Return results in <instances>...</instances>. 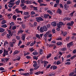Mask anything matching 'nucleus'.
Returning a JSON list of instances; mask_svg holds the SVG:
<instances>
[{
	"label": "nucleus",
	"mask_w": 76,
	"mask_h": 76,
	"mask_svg": "<svg viewBox=\"0 0 76 76\" xmlns=\"http://www.w3.org/2000/svg\"><path fill=\"white\" fill-rule=\"evenodd\" d=\"M36 19V21L39 23L41 22L40 21H44V19L41 17H37Z\"/></svg>",
	"instance_id": "1"
},
{
	"label": "nucleus",
	"mask_w": 76,
	"mask_h": 76,
	"mask_svg": "<svg viewBox=\"0 0 76 76\" xmlns=\"http://www.w3.org/2000/svg\"><path fill=\"white\" fill-rule=\"evenodd\" d=\"M25 3L26 4H32V1L28 0L25 1Z\"/></svg>",
	"instance_id": "2"
},
{
	"label": "nucleus",
	"mask_w": 76,
	"mask_h": 76,
	"mask_svg": "<svg viewBox=\"0 0 76 76\" xmlns=\"http://www.w3.org/2000/svg\"><path fill=\"white\" fill-rule=\"evenodd\" d=\"M13 33L7 34V38L10 39L11 38V37H12Z\"/></svg>",
	"instance_id": "3"
},
{
	"label": "nucleus",
	"mask_w": 76,
	"mask_h": 76,
	"mask_svg": "<svg viewBox=\"0 0 76 76\" xmlns=\"http://www.w3.org/2000/svg\"><path fill=\"white\" fill-rule=\"evenodd\" d=\"M73 45L72 42H71L69 43L67 45V47L68 48H70V47L72 46Z\"/></svg>",
	"instance_id": "4"
},
{
	"label": "nucleus",
	"mask_w": 76,
	"mask_h": 76,
	"mask_svg": "<svg viewBox=\"0 0 76 76\" xmlns=\"http://www.w3.org/2000/svg\"><path fill=\"white\" fill-rule=\"evenodd\" d=\"M15 11L17 13H21V14H22L23 13V11H21L19 10L18 9H16L15 10Z\"/></svg>",
	"instance_id": "5"
},
{
	"label": "nucleus",
	"mask_w": 76,
	"mask_h": 76,
	"mask_svg": "<svg viewBox=\"0 0 76 76\" xmlns=\"http://www.w3.org/2000/svg\"><path fill=\"white\" fill-rule=\"evenodd\" d=\"M20 75H21L24 76H29V74L28 73H21Z\"/></svg>",
	"instance_id": "6"
},
{
	"label": "nucleus",
	"mask_w": 76,
	"mask_h": 76,
	"mask_svg": "<svg viewBox=\"0 0 76 76\" xmlns=\"http://www.w3.org/2000/svg\"><path fill=\"white\" fill-rule=\"evenodd\" d=\"M13 15V14H9L7 15V17H8V18L9 19H11L12 18V17L11 16H12Z\"/></svg>",
	"instance_id": "7"
},
{
	"label": "nucleus",
	"mask_w": 76,
	"mask_h": 76,
	"mask_svg": "<svg viewBox=\"0 0 76 76\" xmlns=\"http://www.w3.org/2000/svg\"><path fill=\"white\" fill-rule=\"evenodd\" d=\"M51 25H52L53 27H55L56 26V22H52L51 23Z\"/></svg>",
	"instance_id": "8"
},
{
	"label": "nucleus",
	"mask_w": 76,
	"mask_h": 76,
	"mask_svg": "<svg viewBox=\"0 0 76 76\" xmlns=\"http://www.w3.org/2000/svg\"><path fill=\"white\" fill-rule=\"evenodd\" d=\"M61 31V34L63 35V36L64 37L66 36V35L67 34V33L66 32H64L63 31Z\"/></svg>",
	"instance_id": "9"
},
{
	"label": "nucleus",
	"mask_w": 76,
	"mask_h": 76,
	"mask_svg": "<svg viewBox=\"0 0 76 76\" xmlns=\"http://www.w3.org/2000/svg\"><path fill=\"white\" fill-rule=\"evenodd\" d=\"M20 53L19 51L18 50H15V51L13 53V55H15L16 54H18V53Z\"/></svg>",
	"instance_id": "10"
},
{
	"label": "nucleus",
	"mask_w": 76,
	"mask_h": 76,
	"mask_svg": "<svg viewBox=\"0 0 76 76\" xmlns=\"http://www.w3.org/2000/svg\"><path fill=\"white\" fill-rule=\"evenodd\" d=\"M43 28L45 31H47L48 30V28L46 26H43Z\"/></svg>",
	"instance_id": "11"
},
{
	"label": "nucleus",
	"mask_w": 76,
	"mask_h": 76,
	"mask_svg": "<svg viewBox=\"0 0 76 76\" xmlns=\"http://www.w3.org/2000/svg\"><path fill=\"white\" fill-rule=\"evenodd\" d=\"M44 30L43 29V27H41L40 28V31L42 33H43L44 32Z\"/></svg>",
	"instance_id": "12"
},
{
	"label": "nucleus",
	"mask_w": 76,
	"mask_h": 76,
	"mask_svg": "<svg viewBox=\"0 0 76 76\" xmlns=\"http://www.w3.org/2000/svg\"><path fill=\"white\" fill-rule=\"evenodd\" d=\"M56 44L58 46H61L62 45V42H58L56 43Z\"/></svg>",
	"instance_id": "13"
},
{
	"label": "nucleus",
	"mask_w": 76,
	"mask_h": 76,
	"mask_svg": "<svg viewBox=\"0 0 76 76\" xmlns=\"http://www.w3.org/2000/svg\"><path fill=\"white\" fill-rule=\"evenodd\" d=\"M57 13H58L59 14H61L62 12V11L60 9H59L57 11Z\"/></svg>",
	"instance_id": "14"
},
{
	"label": "nucleus",
	"mask_w": 76,
	"mask_h": 76,
	"mask_svg": "<svg viewBox=\"0 0 76 76\" xmlns=\"http://www.w3.org/2000/svg\"><path fill=\"white\" fill-rule=\"evenodd\" d=\"M24 14L25 15H30V13L29 12H24Z\"/></svg>",
	"instance_id": "15"
},
{
	"label": "nucleus",
	"mask_w": 76,
	"mask_h": 76,
	"mask_svg": "<svg viewBox=\"0 0 76 76\" xmlns=\"http://www.w3.org/2000/svg\"><path fill=\"white\" fill-rule=\"evenodd\" d=\"M5 31V29L3 28H0V32L3 33L4 31Z\"/></svg>",
	"instance_id": "16"
},
{
	"label": "nucleus",
	"mask_w": 76,
	"mask_h": 76,
	"mask_svg": "<svg viewBox=\"0 0 76 76\" xmlns=\"http://www.w3.org/2000/svg\"><path fill=\"white\" fill-rule=\"evenodd\" d=\"M36 37L37 38H38L39 39H41V38L39 36V35L38 34H36Z\"/></svg>",
	"instance_id": "17"
},
{
	"label": "nucleus",
	"mask_w": 76,
	"mask_h": 76,
	"mask_svg": "<svg viewBox=\"0 0 76 76\" xmlns=\"http://www.w3.org/2000/svg\"><path fill=\"white\" fill-rule=\"evenodd\" d=\"M25 37H26L25 35H23L22 37H21V39L22 40H23L24 41H25Z\"/></svg>",
	"instance_id": "18"
},
{
	"label": "nucleus",
	"mask_w": 76,
	"mask_h": 76,
	"mask_svg": "<svg viewBox=\"0 0 76 76\" xmlns=\"http://www.w3.org/2000/svg\"><path fill=\"white\" fill-rule=\"evenodd\" d=\"M43 53V50L42 49H40L39 51V53L41 55H42V54Z\"/></svg>",
	"instance_id": "19"
},
{
	"label": "nucleus",
	"mask_w": 76,
	"mask_h": 76,
	"mask_svg": "<svg viewBox=\"0 0 76 76\" xmlns=\"http://www.w3.org/2000/svg\"><path fill=\"white\" fill-rule=\"evenodd\" d=\"M49 76H55V74L54 73H50L49 74Z\"/></svg>",
	"instance_id": "20"
},
{
	"label": "nucleus",
	"mask_w": 76,
	"mask_h": 76,
	"mask_svg": "<svg viewBox=\"0 0 76 76\" xmlns=\"http://www.w3.org/2000/svg\"><path fill=\"white\" fill-rule=\"evenodd\" d=\"M30 17V15L28 16L25 15L24 16V19H26L28 18H29Z\"/></svg>",
	"instance_id": "21"
},
{
	"label": "nucleus",
	"mask_w": 76,
	"mask_h": 76,
	"mask_svg": "<svg viewBox=\"0 0 76 76\" xmlns=\"http://www.w3.org/2000/svg\"><path fill=\"white\" fill-rule=\"evenodd\" d=\"M48 14H45L44 15V17L45 19H47L48 18Z\"/></svg>",
	"instance_id": "22"
},
{
	"label": "nucleus",
	"mask_w": 76,
	"mask_h": 76,
	"mask_svg": "<svg viewBox=\"0 0 76 76\" xmlns=\"http://www.w3.org/2000/svg\"><path fill=\"white\" fill-rule=\"evenodd\" d=\"M24 31L22 30L21 29L20 30V31H18V34H22L23 33V32Z\"/></svg>",
	"instance_id": "23"
},
{
	"label": "nucleus",
	"mask_w": 76,
	"mask_h": 76,
	"mask_svg": "<svg viewBox=\"0 0 76 76\" xmlns=\"http://www.w3.org/2000/svg\"><path fill=\"white\" fill-rule=\"evenodd\" d=\"M6 23V20H2L1 22V23L2 25Z\"/></svg>",
	"instance_id": "24"
},
{
	"label": "nucleus",
	"mask_w": 76,
	"mask_h": 76,
	"mask_svg": "<svg viewBox=\"0 0 76 76\" xmlns=\"http://www.w3.org/2000/svg\"><path fill=\"white\" fill-rule=\"evenodd\" d=\"M57 27L59 28H61L62 26V25L60 24L59 23H58L57 24Z\"/></svg>",
	"instance_id": "25"
},
{
	"label": "nucleus",
	"mask_w": 76,
	"mask_h": 76,
	"mask_svg": "<svg viewBox=\"0 0 76 76\" xmlns=\"http://www.w3.org/2000/svg\"><path fill=\"white\" fill-rule=\"evenodd\" d=\"M29 50L31 52H32L33 51H34V49H33V47H32L29 48Z\"/></svg>",
	"instance_id": "26"
},
{
	"label": "nucleus",
	"mask_w": 76,
	"mask_h": 76,
	"mask_svg": "<svg viewBox=\"0 0 76 76\" xmlns=\"http://www.w3.org/2000/svg\"><path fill=\"white\" fill-rule=\"evenodd\" d=\"M61 50L62 51H65L66 50V48L64 47L61 48Z\"/></svg>",
	"instance_id": "27"
},
{
	"label": "nucleus",
	"mask_w": 76,
	"mask_h": 76,
	"mask_svg": "<svg viewBox=\"0 0 76 76\" xmlns=\"http://www.w3.org/2000/svg\"><path fill=\"white\" fill-rule=\"evenodd\" d=\"M7 30L9 32V34H13L12 33L11 31V29H7Z\"/></svg>",
	"instance_id": "28"
},
{
	"label": "nucleus",
	"mask_w": 76,
	"mask_h": 76,
	"mask_svg": "<svg viewBox=\"0 0 76 76\" xmlns=\"http://www.w3.org/2000/svg\"><path fill=\"white\" fill-rule=\"evenodd\" d=\"M57 68V67L55 65L53 66V70H55Z\"/></svg>",
	"instance_id": "29"
},
{
	"label": "nucleus",
	"mask_w": 76,
	"mask_h": 76,
	"mask_svg": "<svg viewBox=\"0 0 76 76\" xmlns=\"http://www.w3.org/2000/svg\"><path fill=\"white\" fill-rule=\"evenodd\" d=\"M32 54L34 55H37L38 54V53L37 52H33Z\"/></svg>",
	"instance_id": "30"
},
{
	"label": "nucleus",
	"mask_w": 76,
	"mask_h": 76,
	"mask_svg": "<svg viewBox=\"0 0 76 76\" xmlns=\"http://www.w3.org/2000/svg\"><path fill=\"white\" fill-rule=\"evenodd\" d=\"M20 2V0H18V1L16 2V4L17 5H18L19 4V3Z\"/></svg>",
	"instance_id": "31"
},
{
	"label": "nucleus",
	"mask_w": 76,
	"mask_h": 76,
	"mask_svg": "<svg viewBox=\"0 0 76 76\" xmlns=\"http://www.w3.org/2000/svg\"><path fill=\"white\" fill-rule=\"evenodd\" d=\"M52 56V54H49L48 55L46 56L47 57V59H48L49 58H50Z\"/></svg>",
	"instance_id": "32"
},
{
	"label": "nucleus",
	"mask_w": 76,
	"mask_h": 76,
	"mask_svg": "<svg viewBox=\"0 0 76 76\" xmlns=\"http://www.w3.org/2000/svg\"><path fill=\"white\" fill-rule=\"evenodd\" d=\"M12 18L13 19H14V20H16L17 17L15 15H14L12 17Z\"/></svg>",
	"instance_id": "33"
},
{
	"label": "nucleus",
	"mask_w": 76,
	"mask_h": 76,
	"mask_svg": "<svg viewBox=\"0 0 76 76\" xmlns=\"http://www.w3.org/2000/svg\"><path fill=\"white\" fill-rule=\"evenodd\" d=\"M75 11H74L73 12H72L70 14V15L71 16V17H73V14L74 13H75Z\"/></svg>",
	"instance_id": "34"
},
{
	"label": "nucleus",
	"mask_w": 76,
	"mask_h": 76,
	"mask_svg": "<svg viewBox=\"0 0 76 76\" xmlns=\"http://www.w3.org/2000/svg\"><path fill=\"white\" fill-rule=\"evenodd\" d=\"M8 44V42H7V41H5L4 42V46H6V45H7Z\"/></svg>",
	"instance_id": "35"
},
{
	"label": "nucleus",
	"mask_w": 76,
	"mask_h": 76,
	"mask_svg": "<svg viewBox=\"0 0 76 76\" xmlns=\"http://www.w3.org/2000/svg\"><path fill=\"white\" fill-rule=\"evenodd\" d=\"M61 63V62L59 61H57L56 62V64L57 65H59Z\"/></svg>",
	"instance_id": "36"
},
{
	"label": "nucleus",
	"mask_w": 76,
	"mask_h": 76,
	"mask_svg": "<svg viewBox=\"0 0 76 76\" xmlns=\"http://www.w3.org/2000/svg\"><path fill=\"white\" fill-rule=\"evenodd\" d=\"M47 12H48V13H49V14H51V15H53L52 13L51 12L50 10L47 11Z\"/></svg>",
	"instance_id": "37"
},
{
	"label": "nucleus",
	"mask_w": 76,
	"mask_h": 76,
	"mask_svg": "<svg viewBox=\"0 0 76 76\" xmlns=\"http://www.w3.org/2000/svg\"><path fill=\"white\" fill-rule=\"evenodd\" d=\"M17 59V60L19 61L20 59V56H17L16 57Z\"/></svg>",
	"instance_id": "38"
},
{
	"label": "nucleus",
	"mask_w": 76,
	"mask_h": 76,
	"mask_svg": "<svg viewBox=\"0 0 76 76\" xmlns=\"http://www.w3.org/2000/svg\"><path fill=\"white\" fill-rule=\"evenodd\" d=\"M1 61H2L3 63H5V59L2 58V59H1Z\"/></svg>",
	"instance_id": "39"
},
{
	"label": "nucleus",
	"mask_w": 76,
	"mask_h": 76,
	"mask_svg": "<svg viewBox=\"0 0 76 76\" xmlns=\"http://www.w3.org/2000/svg\"><path fill=\"white\" fill-rule=\"evenodd\" d=\"M10 25L11 26H13L15 25V23L13 22H12L10 23Z\"/></svg>",
	"instance_id": "40"
},
{
	"label": "nucleus",
	"mask_w": 76,
	"mask_h": 76,
	"mask_svg": "<svg viewBox=\"0 0 76 76\" xmlns=\"http://www.w3.org/2000/svg\"><path fill=\"white\" fill-rule=\"evenodd\" d=\"M38 7H33V10L35 11H37L38 10Z\"/></svg>",
	"instance_id": "41"
},
{
	"label": "nucleus",
	"mask_w": 76,
	"mask_h": 76,
	"mask_svg": "<svg viewBox=\"0 0 76 76\" xmlns=\"http://www.w3.org/2000/svg\"><path fill=\"white\" fill-rule=\"evenodd\" d=\"M40 71L37 72H36L35 73V75H40Z\"/></svg>",
	"instance_id": "42"
},
{
	"label": "nucleus",
	"mask_w": 76,
	"mask_h": 76,
	"mask_svg": "<svg viewBox=\"0 0 76 76\" xmlns=\"http://www.w3.org/2000/svg\"><path fill=\"white\" fill-rule=\"evenodd\" d=\"M30 54V53L29 52H27V53H24V56H27V55H29Z\"/></svg>",
	"instance_id": "43"
},
{
	"label": "nucleus",
	"mask_w": 76,
	"mask_h": 76,
	"mask_svg": "<svg viewBox=\"0 0 76 76\" xmlns=\"http://www.w3.org/2000/svg\"><path fill=\"white\" fill-rule=\"evenodd\" d=\"M22 42L21 41V40L19 41V42H18V46L19 47L20 45V44H22Z\"/></svg>",
	"instance_id": "44"
},
{
	"label": "nucleus",
	"mask_w": 76,
	"mask_h": 76,
	"mask_svg": "<svg viewBox=\"0 0 76 76\" xmlns=\"http://www.w3.org/2000/svg\"><path fill=\"white\" fill-rule=\"evenodd\" d=\"M46 26H47V28H50V23H48L46 25Z\"/></svg>",
	"instance_id": "45"
},
{
	"label": "nucleus",
	"mask_w": 76,
	"mask_h": 76,
	"mask_svg": "<svg viewBox=\"0 0 76 76\" xmlns=\"http://www.w3.org/2000/svg\"><path fill=\"white\" fill-rule=\"evenodd\" d=\"M25 25L23 24H22V27L23 29H24L25 28Z\"/></svg>",
	"instance_id": "46"
},
{
	"label": "nucleus",
	"mask_w": 76,
	"mask_h": 76,
	"mask_svg": "<svg viewBox=\"0 0 76 76\" xmlns=\"http://www.w3.org/2000/svg\"><path fill=\"white\" fill-rule=\"evenodd\" d=\"M24 47H25V45H22L20 46V47L19 48H24Z\"/></svg>",
	"instance_id": "47"
},
{
	"label": "nucleus",
	"mask_w": 76,
	"mask_h": 76,
	"mask_svg": "<svg viewBox=\"0 0 76 76\" xmlns=\"http://www.w3.org/2000/svg\"><path fill=\"white\" fill-rule=\"evenodd\" d=\"M33 66H34L35 68L37 66V64L35 63L33 65Z\"/></svg>",
	"instance_id": "48"
},
{
	"label": "nucleus",
	"mask_w": 76,
	"mask_h": 76,
	"mask_svg": "<svg viewBox=\"0 0 76 76\" xmlns=\"http://www.w3.org/2000/svg\"><path fill=\"white\" fill-rule=\"evenodd\" d=\"M7 26V25L6 24H4L3 25L1 26V27L3 28H6Z\"/></svg>",
	"instance_id": "49"
},
{
	"label": "nucleus",
	"mask_w": 76,
	"mask_h": 76,
	"mask_svg": "<svg viewBox=\"0 0 76 76\" xmlns=\"http://www.w3.org/2000/svg\"><path fill=\"white\" fill-rule=\"evenodd\" d=\"M43 2V0H38V2L41 4V3Z\"/></svg>",
	"instance_id": "50"
},
{
	"label": "nucleus",
	"mask_w": 76,
	"mask_h": 76,
	"mask_svg": "<svg viewBox=\"0 0 76 76\" xmlns=\"http://www.w3.org/2000/svg\"><path fill=\"white\" fill-rule=\"evenodd\" d=\"M29 25L31 27H34V25H33V24H32L31 23H29Z\"/></svg>",
	"instance_id": "51"
},
{
	"label": "nucleus",
	"mask_w": 76,
	"mask_h": 76,
	"mask_svg": "<svg viewBox=\"0 0 76 76\" xmlns=\"http://www.w3.org/2000/svg\"><path fill=\"white\" fill-rule=\"evenodd\" d=\"M66 25L69 26H72L70 22H68L66 24Z\"/></svg>",
	"instance_id": "52"
},
{
	"label": "nucleus",
	"mask_w": 76,
	"mask_h": 76,
	"mask_svg": "<svg viewBox=\"0 0 76 76\" xmlns=\"http://www.w3.org/2000/svg\"><path fill=\"white\" fill-rule=\"evenodd\" d=\"M70 64H71V63L70 62H67L66 63H65V65H70Z\"/></svg>",
	"instance_id": "53"
},
{
	"label": "nucleus",
	"mask_w": 76,
	"mask_h": 76,
	"mask_svg": "<svg viewBox=\"0 0 76 76\" xmlns=\"http://www.w3.org/2000/svg\"><path fill=\"white\" fill-rule=\"evenodd\" d=\"M12 42H11L10 43V46L12 48L13 47V44Z\"/></svg>",
	"instance_id": "54"
},
{
	"label": "nucleus",
	"mask_w": 76,
	"mask_h": 76,
	"mask_svg": "<svg viewBox=\"0 0 76 76\" xmlns=\"http://www.w3.org/2000/svg\"><path fill=\"white\" fill-rule=\"evenodd\" d=\"M16 26H14L12 27V29L14 30L16 29Z\"/></svg>",
	"instance_id": "55"
},
{
	"label": "nucleus",
	"mask_w": 76,
	"mask_h": 76,
	"mask_svg": "<svg viewBox=\"0 0 76 76\" xmlns=\"http://www.w3.org/2000/svg\"><path fill=\"white\" fill-rule=\"evenodd\" d=\"M8 52L9 51H8L6 50L5 49L4 50V53H8Z\"/></svg>",
	"instance_id": "56"
},
{
	"label": "nucleus",
	"mask_w": 76,
	"mask_h": 76,
	"mask_svg": "<svg viewBox=\"0 0 76 76\" xmlns=\"http://www.w3.org/2000/svg\"><path fill=\"white\" fill-rule=\"evenodd\" d=\"M74 23V21H72L71 22L70 24L71 25V26H72L73 24Z\"/></svg>",
	"instance_id": "57"
},
{
	"label": "nucleus",
	"mask_w": 76,
	"mask_h": 76,
	"mask_svg": "<svg viewBox=\"0 0 76 76\" xmlns=\"http://www.w3.org/2000/svg\"><path fill=\"white\" fill-rule=\"evenodd\" d=\"M37 23L36 22H34L33 26H34L35 27L37 26Z\"/></svg>",
	"instance_id": "58"
},
{
	"label": "nucleus",
	"mask_w": 76,
	"mask_h": 76,
	"mask_svg": "<svg viewBox=\"0 0 76 76\" xmlns=\"http://www.w3.org/2000/svg\"><path fill=\"white\" fill-rule=\"evenodd\" d=\"M4 70V68L3 67H0V71H3Z\"/></svg>",
	"instance_id": "59"
},
{
	"label": "nucleus",
	"mask_w": 76,
	"mask_h": 76,
	"mask_svg": "<svg viewBox=\"0 0 76 76\" xmlns=\"http://www.w3.org/2000/svg\"><path fill=\"white\" fill-rule=\"evenodd\" d=\"M74 73L73 72H71L70 73V74H69V76H73V75H74Z\"/></svg>",
	"instance_id": "60"
},
{
	"label": "nucleus",
	"mask_w": 76,
	"mask_h": 76,
	"mask_svg": "<svg viewBox=\"0 0 76 76\" xmlns=\"http://www.w3.org/2000/svg\"><path fill=\"white\" fill-rule=\"evenodd\" d=\"M59 5V4H54V7H57Z\"/></svg>",
	"instance_id": "61"
},
{
	"label": "nucleus",
	"mask_w": 76,
	"mask_h": 76,
	"mask_svg": "<svg viewBox=\"0 0 76 76\" xmlns=\"http://www.w3.org/2000/svg\"><path fill=\"white\" fill-rule=\"evenodd\" d=\"M39 66H37V67H36L34 68V70H35L37 69H38L39 68Z\"/></svg>",
	"instance_id": "62"
},
{
	"label": "nucleus",
	"mask_w": 76,
	"mask_h": 76,
	"mask_svg": "<svg viewBox=\"0 0 76 76\" xmlns=\"http://www.w3.org/2000/svg\"><path fill=\"white\" fill-rule=\"evenodd\" d=\"M12 41H13V42H12L13 44H15L16 42V40H15V39H12Z\"/></svg>",
	"instance_id": "63"
},
{
	"label": "nucleus",
	"mask_w": 76,
	"mask_h": 76,
	"mask_svg": "<svg viewBox=\"0 0 76 76\" xmlns=\"http://www.w3.org/2000/svg\"><path fill=\"white\" fill-rule=\"evenodd\" d=\"M72 53L73 54H75L76 53V49H75L73 50Z\"/></svg>",
	"instance_id": "64"
}]
</instances>
